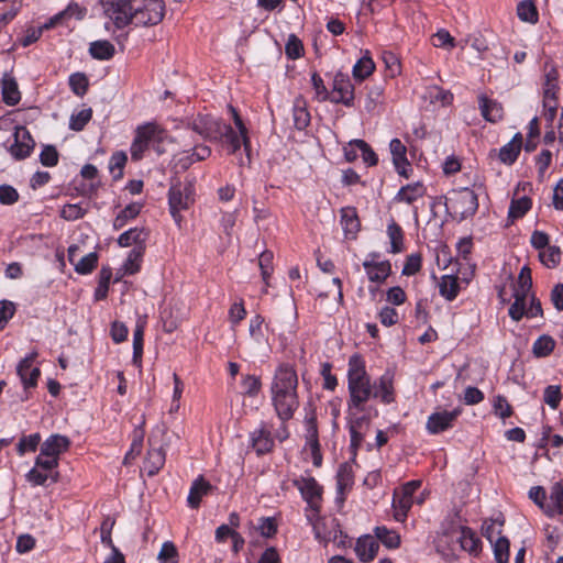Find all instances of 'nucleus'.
Here are the masks:
<instances>
[{"mask_svg": "<svg viewBox=\"0 0 563 563\" xmlns=\"http://www.w3.org/2000/svg\"><path fill=\"white\" fill-rule=\"evenodd\" d=\"M493 543L495 561L497 563H508L509 540L506 537H498Z\"/></svg>", "mask_w": 563, "mask_h": 563, "instance_id": "obj_50", "label": "nucleus"}, {"mask_svg": "<svg viewBox=\"0 0 563 563\" xmlns=\"http://www.w3.org/2000/svg\"><path fill=\"white\" fill-rule=\"evenodd\" d=\"M59 461L56 457H52L49 455L43 454V452L40 451V454L36 456L34 466L42 468L44 471L51 472V473H58Z\"/></svg>", "mask_w": 563, "mask_h": 563, "instance_id": "obj_57", "label": "nucleus"}, {"mask_svg": "<svg viewBox=\"0 0 563 563\" xmlns=\"http://www.w3.org/2000/svg\"><path fill=\"white\" fill-rule=\"evenodd\" d=\"M433 45L435 47L452 49L455 46V40L449 31L441 29L433 35Z\"/></svg>", "mask_w": 563, "mask_h": 563, "instance_id": "obj_60", "label": "nucleus"}, {"mask_svg": "<svg viewBox=\"0 0 563 563\" xmlns=\"http://www.w3.org/2000/svg\"><path fill=\"white\" fill-rule=\"evenodd\" d=\"M2 99L8 106H15L21 100L18 82L13 77H3L1 81Z\"/></svg>", "mask_w": 563, "mask_h": 563, "instance_id": "obj_33", "label": "nucleus"}, {"mask_svg": "<svg viewBox=\"0 0 563 563\" xmlns=\"http://www.w3.org/2000/svg\"><path fill=\"white\" fill-rule=\"evenodd\" d=\"M104 29L108 32L123 30L137 18L139 8L133 0H100Z\"/></svg>", "mask_w": 563, "mask_h": 563, "instance_id": "obj_4", "label": "nucleus"}, {"mask_svg": "<svg viewBox=\"0 0 563 563\" xmlns=\"http://www.w3.org/2000/svg\"><path fill=\"white\" fill-rule=\"evenodd\" d=\"M305 428V449L310 451L314 466H321L322 454L319 442L317 418L313 412L307 415L303 420Z\"/></svg>", "mask_w": 563, "mask_h": 563, "instance_id": "obj_13", "label": "nucleus"}, {"mask_svg": "<svg viewBox=\"0 0 563 563\" xmlns=\"http://www.w3.org/2000/svg\"><path fill=\"white\" fill-rule=\"evenodd\" d=\"M503 526L504 520L500 518L486 519L482 525V533L489 540L490 543H493L495 539L501 537L500 533Z\"/></svg>", "mask_w": 563, "mask_h": 563, "instance_id": "obj_46", "label": "nucleus"}, {"mask_svg": "<svg viewBox=\"0 0 563 563\" xmlns=\"http://www.w3.org/2000/svg\"><path fill=\"white\" fill-rule=\"evenodd\" d=\"M347 407L357 409L366 407L371 398H378L385 405L395 401L394 373L387 369L376 382L372 383L362 356L354 354L347 363Z\"/></svg>", "mask_w": 563, "mask_h": 563, "instance_id": "obj_1", "label": "nucleus"}, {"mask_svg": "<svg viewBox=\"0 0 563 563\" xmlns=\"http://www.w3.org/2000/svg\"><path fill=\"white\" fill-rule=\"evenodd\" d=\"M306 519L312 527L314 539L323 545L343 534L336 518L321 517L320 511L313 510L306 514Z\"/></svg>", "mask_w": 563, "mask_h": 563, "instance_id": "obj_10", "label": "nucleus"}, {"mask_svg": "<svg viewBox=\"0 0 563 563\" xmlns=\"http://www.w3.org/2000/svg\"><path fill=\"white\" fill-rule=\"evenodd\" d=\"M442 536L472 555H477L482 551V542L476 533L470 527L453 520L442 525Z\"/></svg>", "mask_w": 563, "mask_h": 563, "instance_id": "obj_6", "label": "nucleus"}, {"mask_svg": "<svg viewBox=\"0 0 563 563\" xmlns=\"http://www.w3.org/2000/svg\"><path fill=\"white\" fill-rule=\"evenodd\" d=\"M168 208L172 218L177 227H181L183 211H187L195 203V184L192 179L186 178L170 184L168 189Z\"/></svg>", "mask_w": 563, "mask_h": 563, "instance_id": "obj_5", "label": "nucleus"}, {"mask_svg": "<svg viewBox=\"0 0 563 563\" xmlns=\"http://www.w3.org/2000/svg\"><path fill=\"white\" fill-rule=\"evenodd\" d=\"M144 255V246H134L128 254L125 262L119 269L120 276L134 275L141 269V263Z\"/></svg>", "mask_w": 563, "mask_h": 563, "instance_id": "obj_29", "label": "nucleus"}, {"mask_svg": "<svg viewBox=\"0 0 563 563\" xmlns=\"http://www.w3.org/2000/svg\"><path fill=\"white\" fill-rule=\"evenodd\" d=\"M389 150L395 169L400 176L409 177L410 164L407 159V147L399 139H393L389 143Z\"/></svg>", "mask_w": 563, "mask_h": 563, "instance_id": "obj_22", "label": "nucleus"}, {"mask_svg": "<svg viewBox=\"0 0 563 563\" xmlns=\"http://www.w3.org/2000/svg\"><path fill=\"white\" fill-rule=\"evenodd\" d=\"M212 489L211 484L203 476L197 477L190 486L187 503L189 507L196 509L199 507L203 496H207Z\"/></svg>", "mask_w": 563, "mask_h": 563, "instance_id": "obj_28", "label": "nucleus"}, {"mask_svg": "<svg viewBox=\"0 0 563 563\" xmlns=\"http://www.w3.org/2000/svg\"><path fill=\"white\" fill-rule=\"evenodd\" d=\"M555 347V341L548 334L540 335L532 344V353L536 357L549 356Z\"/></svg>", "mask_w": 563, "mask_h": 563, "instance_id": "obj_40", "label": "nucleus"}, {"mask_svg": "<svg viewBox=\"0 0 563 563\" xmlns=\"http://www.w3.org/2000/svg\"><path fill=\"white\" fill-rule=\"evenodd\" d=\"M294 486L300 492L302 499L307 503L305 512L320 511L323 488L311 475H301L292 481Z\"/></svg>", "mask_w": 563, "mask_h": 563, "instance_id": "obj_11", "label": "nucleus"}, {"mask_svg": "<svg viewBox=\"0 0 563 563\" xmlns=\"http://www.w3.org/2000/svg\"><path fill=\"white\" fill-rule=\"evenodd\" d=\"M478 107L483 118L492 123H496L503 119L504 109L499 102L489 99L485 95L478 96Z\"/></svg>", "mask_w": 563, "mask_h": 563, "instance_id": "obj_27", "label": "nucleus"}, {"mask_svg": "<svg viewBox=\"0 0 563 563\" xmlns=\"http://www.w3.org/2000/svg\"><path fill=\"white\" fill-rule=\"evenodd\" d=\"M538 257L542 265L548 268L556 267L561 262V251L556 245H550L539 252Z\"/></svg>", "mask_w": 563, "mask_h": 563, "instance_id": "obj_45", "label": "nucleus"}, {"mask_svg": "<svg viewBox=\"0 0 563 563\" xmlns=\"http://www.w3.org/2000/svg\"><path fill=\"white\" fill-rule=\"evenodd\" d=\"M378 258L377 253H369L363 262V267L369 282L382 284L391 274V264L387 260L378 261Z\"/></svg>", "mask_w": 563, "mask_h": 563, "instance_id": "obj_16", "label": "nucleus"}, {"mask_svg": "<svg viewBox=\"0 0 563 563\" xmlns=\"http://www.w3.org/2000/svg\"><path fill=\"white\" fill-rule=\"evenodd\" d=\"M26 481L33 486H43L49 479L52 483H56L59 478V473H51L33 466L26 474Z\"/></svg>", "mask_w": 563, "mask_h": 563, "instance_id": "obj_36", "label": "nucleus"}, {"mask_svg": "<svg viewBox=\"0 0 563 563\" xmlns=\"http://www.w3.org/2000/svg\"><path fill=\"white\" fill-rule=\"evenodd\" d=\"M146 239V233L143 229L132 228L123 232L118 238V244L121 247H129L133 244L135 246L142 245Z\"/></svg>", "mask_w": 563, "mask_h": 563, "instance_id": "obj_39", "label": "nucleus"}, {"mask_svg": "<svg viewBox=\"0 0 563 563\" xmlns=\"http://www.w3.org/2000/svg\"><path fill=\"white\" fill-rule=\"evenodd\" d=\"M165 463V453L162 449H151L144 463V467L150 476L158 473Z\"/></svg>", "mask_w": 563, "mask_h": 563, "instance_id": "obj_38", "label": "nucleus"}, {"mask_svg": "<svg viewBox=\"0 0 563 563\" xmlns=\"http://www.w3.org/2000/svg\"><path fill=\"white\" fill-rule=\"evenodd\" d=\"M298 374L288 364H279L272 377L269 393L271 404L280 421H289L299 408Z\"/></svg>", "mask_w": 563, "mask_h": 563, "instance_id": "obj_2", "label": "nucleus"}, {"mask_svg": "<svg viewBox=\"0 0 563 563\" xmlns=\"http://www.w3.org/2000/svg\"><path fill=\"white\" fill-rule=\"evenodd\" d=\"M165 13V3L163 0H146L144 8H139L137 23L145 25H155L159 23Z\"/></svg>", "mask_w": 563, "mask_h": 563, "instance_id": "obj_20", "label": "nucleus"}, {"mask_svg": "<svg viewBox=\"0 0 563 563\" xmlns=\"http://www.w3.org/2000/svg\"><path fill=\"white\" fill-rule=\"evenodd\" d=\"M354 144H356L358 151L361 152L362 158L365 164L368 166H375L378 163V157L376 153L371 148V146L363 140H355Z\"/></svg>", "mask_w": 563, "mask_h": 563, "instance_id": "obj_59", "label": "nucleus"}, {"mask_svg": "<svg viewBox=\"0 0 563 563\" xmlns=\"http://www.w3.org/2000/svg\"><path fill=\"white\" fill-rule=\"evenodd\" d=\"M375 538L388 549H397L400 545V536L385 526L375 528Z\"/></svg>", "mask_w": 563, "mask_h": 563, "instance_id": "obj_41", "label": "nucleus"}, {"mask_svg": "<svg viewBox=\"0 0 563 563\" xmlns=\"http://www.w3.org/2000/svg\"><path fill=\"white\" fill-rule=\"evenodd\" d=\"M328 99L333 103H342L346 107L353 106L354 86L347 75L343 73L335 74Z\"/></svg>", "mask_w": 563, "mask_h": 563, "instance_id": "obj_14", "label": "nucleus"}, {"mask_svg": "<svg viewBox=\"0 0 563 563\" xmlns=\"http://www.w3.org/2000/svg\"><path fill=\"white\" fill-rule=\"evenodd\" d=\"M462 413L461 408L451 411L440 410L432 412L427 420L426 429L430 434L442 433L453 427L454 421Z\"/></svg>", "mask_w": 563, "mask_h": 563, "instance_id": "obj_17", "label": "nucleus"}, {"mask_svg": "<svg viewBox=\"0 0 563 563\" xmlns=\"http://www.w3.org/2000/svg\"><path fill=\"white\" fill-rule=\"evenodd\" d=\"M224 122L211 115L198 117L192 122V129L203 139L209 141H220L221 131Z\"/></svg>", "mask_w": 563, "mask_h": 563, "instance_id": "obj_19", "label": "nucleus"}, {"mask_svg": "<svg viewBox=\"0 0 563 563\" xmlns=\"http://www.w3.org/2000/svg\"><path fill=\"white\" fill-rule=\"evenodd\" d=\"M346 424L351 440L350 446L355 454L371 429V418L366 412V407H358L357 409L347 407Z\"/></svg>", "mask_w": 563, "mask_h": 563, "instance_id": "obj_7", "label": "nucleus"}, {"mask_svg": "<svg viewBox=\"0 0 563 563\" xmlns=\"http://www.w3.org/2000/svg\"><path fill=\"white\" fill-rule=\"evenodd\" d=\"M163 139L164 130L156 123L148 122L139 125L130 146L131 158L135 162L141 161L150 145L155 142H162Z\"/></svg>", "mask_w": 563, "mask_h": 563, "instance_id": "obj_8", "label": "nucleus"}, {"mask_svg": "<svg viewBox=\"0 0 563 563\" xmlns=\"http://www.w3.org/2000/svg\"><path fill=\"white\" fill-rule=\"evenodd\" d=\"M92 110L90 108L82 109L73 113L69 119V128L73 131H81L86 124L91 120Z\"/></svg>", "mask_w": 563, "mask_h": 563, "instance_id": "obj_52", "label": "nucleus"}, {"mask_svg": "<svg viewBox=\"0 0 563 563\" xmlns=\"http://www.w3.org/2000/svg\"><path fill=\"white\" fill-rule=\"evenodd\" d=\"M375 69V64L369 56H363L353 66L352 73L355 79L363 80Z\"/></svg>", "mask_w": 563, "mask_h": 563, "instance_id": "obj_48", "label": "nucleus"}, {"mask_svg": "<svg viewBox=\"0 0 563 563\" xmlns=\"http://www.w3.org/2000/svg\"><path fill=\"white\" fill-rule=\"evenodd\" d=\"M229 110L232 113L233 122L236 130H234L231 125L225 123L221 131V140H223L224 144L228 146L229 154L232 155H235L243 146L245 157H240L238 164L240 166H250L252 163V158L249 130L243 123L235 108L230 106Z\"/></svg>", "mask_w": 563, "mask_h": 563, "instance_id": "obj_3", "label": "nucleus"}, {"mask_svg": "<svg viewBox=\"0 0 563 563\" xmlns=\"http://www.w3.org/2000/svg\"><path fill=\"white\" fill-rule=\"evenodd\" d=\"M34 144L30 132L23 126H18L14 131V143L10 146V153L14 158L23 159L31 154Z\"/></svg>", "mask_w": 563, "mask_h": 563, "instance_id": "obj_21", "label": "nucleus"}, {"mask_svg": "<svg viewBox=\"0 0 563 563\" xmlns=\"http://www.w3.org/2000/svg\"><path fill=\"white\" fill-rule=\"evenodd\" d=\"M387 235L390 241L389 253L397 254L404 251V231L399 224L391 220L387 225Z\"/></svg>", "mask_w": 563, "mask_h": 563, "instance_id": "obj_37", "label": "nucleus"}, {"mask_svg": "<svg viewBox=\"0 0 563 563\" xmlns=\"http://www.w3.org/2000/svg\"><path fill=\"white\" fill-rule=\"evenodd\" d=\"M144 330L142 325H136L133 331V363L141 365L143 354Z\"/></svg>", "mask_w": 563, "mask_h": 563, "instance_id": "obj_55", "label": "nucleus"}, {"mask_svg": "<svg viewBox=\"0 0 563 563\" xmlns=\"http://www.w3.org/2000/svg\"><path fill=\"white\" fill-rule=\"evenodd\" d=\"M115 53L114 45L107 40H99L90 43L89 54L98 60H108Z\"/></svg>", "mask_w": 563, "mask_h": 563, "instance_id": "obj_35", "label": "nucleus"}, {"mask_svg": "<svg viewBox=\"0 0 563 563\" xmlns=\"http://www.w3.org/2000/svg\"><path fill=\"white\" fill-rule=\"evenodd\" d=\"M420 481H410L402 485L399 493L394 494V517L398 522H404L415 503V494L420 488Z\"/></svg>", "mask_w": 563, "mask_h": 563, "instance_id": "obj_12", "label": "nucleus"}, {"mask_svg": "<svg viewBox=\"0 0 563 563\" xmlns=\"http://www.w3.org/2000/svg\"><path fill=\"white\" fill-rule=\"evenodd\" d=\"M563 511V484L556 482L551 486L549 503L547 504L545 514L554 516Z\"/></svg>", "mask_w": 563, "mask_h": 563, "instance_id": "obj_32", "label": "nucleus"}, {"mask_svg": "<svg viewBox=\"0 0 563 563\" xmlns=\"http://www.w3.org/2000/svg\"><path fill=\"white\" fill-rule=\"evenodd\" d=\"M36 357L37 352L33 351L22 358L16 366V373L25 390L34 388L37 385L41 369L38 366L34 365Z\"/></svg>", "mask_w": 563, "mask_h": 563, "instance_id": "obj_18", "label": "nucleus"}, {"mask_svg": "<svg viewBox=\"0 0 563 563\" xmlns=\"http://www.w3.org/2000/svg\"><path fill=\"white\" fill-rule=\"evenodd\" d=\"M426 192L427 188L423 185V183L416 181L402 186L394 197V201L411 205L416 202L418 199H421L426 195Z\"/></svg>", "mask_w": 563, "mask_h": 563, "instance_id": "obj_25", "label": "nucleus"}, {"mask_svg": "<svg viewBox=\"0 0 563 563\" xmlns=\"http://www.w3.org/2000/svg\"><path fill=\"white\" fill-rule=\"evenodd\" d=\"M250 444L257 455H265L273 451L275 441L269 422H260L258 427L250 433Z\"/></svg>", "mask_w": 563, "mask_h": 563, "instance_id": "obj_15", "label": "nucleus"}, {"mask_svg": "<svg viewBox=\"0 0 563 563\" xmlns=\"http://www.w3.org/2000/svg\"><path fill=\"white\" fill-rule=\"evenodd\" d=\"M40 161L44 166L53 167L58 163V152L53 145L43 147L40 154Z\"/></svg>", "mask_w": 563, "mask_h": 563, "instance_id": "obj_63", "label": "nucleus"}, {"mask_svg": "<svg viewBox=\"0 0 563 563\" xmlns=\"http://www.w3.org/2000/svg\"><path fill=\"white\" fill-rule=\"evenodd\" d=\"M303 46L301 41L294 34H290L285 45V53L288 58L297 59L301 56Z\"/></svg>", "mask_w": 563, "mask_h": 563, "instance_id": "obj_58", "label": "nucleus"}, {"mask_svg": "<svg viewBox=\"0 0 563 563\" xmlns=\"http://www.w3.org/2000/svg\"><path fill=\"white\" fill-rule=\"evenodd\" d=\"M41 434L38 432L23 435L16 445V452L20 456H23L27 452H35L38 444L41 443Z\"/></svg>", "mask_w": 563, "mask_h": 563, "instance_id": "obj_47", "label": "nucleus"}, {"mask_svg": "<svg viewBox=\"0 0 563 563\" xmlns=\"http://www.w3.org/2000/svg\"><path fill=\"white\" fill-rule=\"evenodd\" d=\"M438 287L439 294L448 301H453L460 292L459 278L454 275L441 276Z\"/></svg>", "mask_w": 563, "mask_h": 563, "instance_id": "obj_30", "label": "nucleus"}, {"mask_svg": "<svg viewBox=\"0 0 563 563\" xmlns=\"http://www.w3.org/2000/svg\"><path fill=\"white\" fill-rule=\"evenodd\" d=\"M341 225L346 238H355L360 229V221L354 209L343 208L341 210Z\"/></svg>", "mask_w": 563, "mask_h": 563, "instance_id": "obj_34", "label": "nucleus"}, {"mask_svg": "<svg viewBox=\"0 0 563 563\" xmlns=\"http://www.w3.org/2000/svg\"><path fill=\"white\" fill-rule=\"evenodd\" d=\"M379 543L375 537L364 534L355 543V553L360 561L368 563L373 561L378 552Z\"/></svg>", "mask_w": 563, "mask_h": 563, "instance_id": "obj_23", "label": "nucleus"}, {"mask_svg": "<svg viewBox=\"0 0 563 563\" xmlns=\"http://www.w3.org/2000/svg\"><path fill=\"white\" fill-rule=\"evenodd\" d=\"M69 87L71 91L79 97H82L88 89V78L84 73H75L69 76Z\"/></svg>", "mask_w": 563, "mask_h": 563, "instance_id": "obj_51", "label": "nucleus"}, {"mask_svg": "<svg viewBox=\"0 0 563 563\" xmlns=\"http://www.w3.org/2000/svg\"><path fill=\"white\" fill-rule=\"evenodd\" d=\"M532 207V201L529 197L523 196L519 199H512L508 210V218L517 220L522 218Z\"/></svg>", "mask_w": 563, "mask_h": 563, "instance_id": "obj_42", "label": "nucleus"}, {"mask_svg": "<svg viewBox=\"0 0 563 563\" xmlns=\"http://www.w3.org/2000/svg\"><path fill=\"white\" fill-rule=\"evenodd\" d=\"M70 441L67 437L62 434L49 435L42 444L41 452L43 454L56 457L59 461V455L69 449Z\"/></svg>", "mask_w": 563, "mask_h": 563, "instance_id": "obj_24", "label": "nucleus"}, {"mask_svg": "<svg viewBox=\"0 0 563 563\" xmlns=\"http://www.w3.org/2000/svg\"><path fill=\"white\" fill-rule=\"evenodd\" d=\"M243 394L249 397H255L260 393L262 388V382L258 376L255 375H245L241 382Z\"/></svg>", "mask_w": 563, "mask_h": 563, "instance_id": "obj_54", "label": "nucleus"}, {"mask_svg": "<svg viewBox=\"0 0 563 563\" xmlns=\"http://www.w3.org/2000/svg\"><path fill=\"white\" fill-rule=\"evenodd\" d=\"M562 398L561 389L556 385H549L544 389L543 400L552 409H556Z\"/></svg>", "mask_w": 563, "mask_h": 563, "instance_id": "obj_61", "label": "nucleus"}, {"mask_svg": "<svg viewBox=\"0 0 563 563\" xmlns=\"http://www.w3.org/2000/svg\"><path fill=\"white\" fill-rule=\"evenodd\" d=\"M273 257L274 255L271 251L262 252L258 257L261 275L266 287L269 286L268 279L273 273Z\"/></svg>", "mask_w": 563, "mask_h": 563, "instance_id": "obj_49", "label": "nucleus"}, {"mask_svg": "<svg viewBox=\"0 0 563 563\" xmlns=\"http://www.w3.org/2000/svg\"><path fill=\"white\" fill-rule=\"evenodd\" d=\"M522 142L521 133H516L507 144L499 148V161L505 165H512L521 152Z\"/></svg>", "mask_w": 563, "mask_h": 563, "instance_id": "obj_26", "label": "nucleus"}, {"mask_svg": "<svg viewBox=\"0 0 563 563\" xmlns=\"http://www.w3.org/2000/svg\"><path fill=\"white\" fill-rule=\"evenodd\" d=\"M445 207L454 217L464 220L477 211L478 198L474 190L464 187L450 194Z\"/></svg>", "mask_w": 563, "mask_h": 563, "instance_id": "obj_9", "label": "nucleus"}, {"mask_svg": "<svg viewBox=\"0 0 563 563\" xmlns=\"http://www.w3.org/2000/svg\"><path fill=\"white\" fill-rule=\"evenodd\" d=\"M292 120L295 128L300 131L310 123V113L300 100H297L292 107Z\"/></svg>", "mask_w": 563, "mask_h": 563, "instance_id": "obj_43", "label": "nucleus"}, {"mask_svg": "<svg viewBox=\"0 0 563 563\" xmlns=\"http://www.w3.org/2000/svg\"><path fill=\"white\" fill-rule=\"evenodd\" d=\"M158 563H177L178 552L175 544L172 541H166L162 544V548L157 554Z\"/></svg>", "mask_w": 563, "mask_h": 563, "instance_id": "obj_53", "label": "nucleus"}, {"mask_svg": "<svg viewBox=\"0 0 563 563\" xmlns=\"http://www.w3.org/2000/svg\"><path fill=\"white\" fill-rule=\"evenodd\" d=\"M86 210L79 203L65 205L60 210V217L68 221H74L82 218Z\"/></svg>", "mask_w": 563, "mask_h": 563, "instance_id": "obj_62", "label": "nucleus"}, {"mask_svg": "<svg viewBox=\"0 0 563 563\" xmlns=\"http://www.w3.org/2000/svg\"><path fill=\"white\" fill-rule=\"evenodd\" d=\"M86 12L87 10L85 8L80 7L78 3L71 2L67 5L66 9L51 18L44 27H52L65 19L75 18L76 20H82L86 15Z\"/></svg>", "mask_w": 563, "mask_h": 563, "instance_id": "obj_31", "label": "nucleus"}, {"mask_svg": "<svg viewBox=\"0 0 563 563\" xmlns=\"http://www.w3.org/2000/svg\"><path fill=\"white\" fill-rule=\"evenodd\" d=\"M18 190L10 185H0V203L11 206L19 200Z\"/></svg>", "mask_w": 563, "mask_h": 563, "instance_id": "obj_64", "label": "nucleus"}, {"mask_svg": "<svg viewBox=\"0 0 563 563\" xmlns=\"http://www.w3.org/2000/svg\"><path fill=\"white\" fill-rule=\"evenodd\" d=\"M517 14L521 21L531 24L537 23L539 19L537 8L531 0H523L519 2L517 5Z\"/></svg>", "mask_w": 563, "mask_h": 563, "instance_id": "obj_44", "label": "nucleus"}, {"mask_svg": "<svg viewBox=\"0 0 563 563\" xmlns=\"http://www.w3.org/2000/svg\"><path fill=\"white\" fill-rule=\"evenodd\" d=\"M98 263V255L96 252H91L85 255L79 262L75 263V271L78 274L87 275L93 271Z\"/></svg>", "mask_w": 563, "mask_h": 563, "instance_id": "obj_56", "label": "nucleus"}]
</instances>
